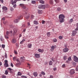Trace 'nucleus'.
Wrapping results in <instances>:
<instances>
[{"mask_svg":"<svg viewBox=\"0 0 78 78\" xmlns=\"http://www.w3.org/2000/svg\"><path fill=\"white\" fill-rule=\"evenodd\" d=\"M25 39H23L22 40V41L20 42V43L21 44H23V43L25 42Z\"/></svg>","mask_w":78,"mask_h":78,"instance_id":"obj_26","label":"nucleus"},{"mask_svg":"<svg viewBox=\"0 0 78 78\" xmlns=\"http://www.w3.org/2000/svg\"><path fill=\"white\" fill-rule=\"evenodd\" d=\"M11 67H13V64H12V63H11Z\"/></svg>","mask_w":78,"mask_h":78,"instance_id":"obj_56","label":"nucleus"},{"mask_svg":"<svg viewBox=\"0 0 78 78\" xmlns=\"http://www.w3.org/2000/svg\"><path fill=\"white\" fill-rule=\"evenodd\" d=\"M51 60L53 61V62H54V61H55V60H54V58H51Z\"/></svg>","mask_w":78,"mask_h":78,"instance_id":"obj_53","label":"nucleus"},{"mask_svg":"<svg viewBox=\"0 0 78 78\" xmlns=\"http://www.w3.org/2000/svg\"><path fill=\"white\" fill-rule=\"evenodd\" d=\"M20 59H23L24 58H25V57H21L20 58Z\"/></svg>","mask_w":78,"mask_h":78,"instance_id":"obj_64","label":"nucleus"},{"mask_svg":"<svg viewBox=\"0 0 78 78\" xmlns=\"http://www.w3.org/2000/svg\"><path fill=\"white\" fill-rule=\"evenodd\" d=\"M27 25H28V26H30V23L29 22H28L27 23Z\"/></svg>","mask_w":78,"mask_h":78,"instance_id":"obj_61","label":"nucleus"},{"mask_svg":"<svg viewBox=\"0 0 78 78\" xmlns=\"http://www.w3.org/2000/svg\"><path fill=\"white\" fill-rule=\"evenodd\" d=\"M17 2V1L15 0L14 1L13 0H11L10 1V3L13 5V7L15 8H16V2Z\"/></svg>","mask_w":78,"mask_h":78,"instance_id":"obj_2","label":"nucleus"},{"mask_svg":"<svg viewBox=\"0 0 78 78\" xmlns=\"http://www.w3.org/2000/svg\"><path fill=\"white\" fill-rule=\"evenodd\" d=\"M34 75L35 77H36L37 76V73L35 72L34 73Z\"/></svg>","mask_w":78,"mask_h":78,"instance_id":"obj_22","label":"nucleus"},{"mask_svg":"<svg viewBox=\"0 0 78 78\" xmlns=\"http://www.w3.org/2000/svg\"><path fill=\"white\" fill-rule=\"evenodd\" d=\"M47 36L48 37H50V36L51 34H50V32H48L47 33Z\"/></svg>","mask_w":78,"mask_h":78,"instance_id":"obj_29","label":"nucleus"},{"mask_svg":"<svg viewBox=\"0 0 78 78\" xmlns=\"http://www.w3.org/2000/svg\"><path fill=\"white\" fill-rule=\"evenodd\" d=\"M76 31H73V33L72 34V36H74L75 34H76Z\"/></svg>","mask_w":78,"mask_h":78,"instance_id":"obj_15","label":"nucleus"},{"mask_svg":"<svg viewBox=\"0 0 78 78\" xmlns=\"http://www.w3.org/2000/svg\"><path fill=\"white\" fill-rule=\"evenodd\" d=\"M2 9L5 11H7L8 10V8L5 6H4L2 7Z\"/></svg>","mask_w":78,"mask_h":78,"instance_id":"obj_16","label":"nucleus"},{"mask_svg":"<svg viewBox=\"0 0 78 78\" xmlns=\"http://www.w3.org/2000/svg\"><path fill=\"white\" fill-rule=\"evenodd\" d=\"M4 65L5 67H9V65H8V61L7 60H5V63Z\"/></svg>","mask_w":78,"mask_h":78,"instance_id":"obj_4","label":"nucleus"},{"mask_svg":"<svg viewBox=\"0 0 78 78\" xmlns=\"http://www.w3.org/2000/svg\"><path fill=\"white\" fill-rule=\"evenodd\" d=\"M5 58H8V57L7 56V54H6V52H5Z\"/></svg>","mask_w":78,"mask_h":78,"instance_id":"obj_37","label":"nucleus"},{"mask_svg":"<svg viewBox=\"0 0 78 78\" xmlns=\"http://www.w3.org/2000/svg\"><path fill=\"white\" fill-rule=\"evenodd\" d=\"M76 70L77 72V71H78V66L76 67Z\"/></svg>","mask_w":78,"mask_h":78,"instance_id":"obj_51","label":"nucleus"},{"mask_svg":"<svg viewBox=\"0 0 78 78\" xmlns=\"http://www.w3.org/2000/svg\"><path fill=\"white\" fill-rule=\"evenodd\" d=\"M35 58H40V54H35Z\"/></svg>","mask_w":78,"mask_h":78,"instance_id":"obj_11","label":"nucleus"},{"mask_svg":"<svg viewBox=\"0 0 78 78\" xmlns=\"http://www.w3.org/2000/svg\"><path fill=\"white\" fill-rule=\"evenodd\" d=\"M53 41L54 42H56L57 41V40L56 39H53Z\"/></svg>","mask_w":78,"mask_h":78,"instance_id":"obj_42","label":"nucleus"},{"mask_svg":"<svg viewBox=\"0 0 78 78\" xmlns=\"http://www.w3.org/2000/svg\"><path fill=\"white\" fill-rule=\"evenodd\" d=\"M5 20V18L4 17L2 18L1 20Z\"/></svg>","mask_w":78,"mask_h":78,"instance_id":"obj_55","label":"nucleus"},{"mask_svg":"<svg viewBox=\"0 0 78 78\" xmlns=\"http://www.w3.org/2000/svg\"><path fill=\"white\" fill-rule=\"evenodd\" d=\"M13 61H16V57H13Z\"/></svg>","mask_w":78,"mask_h":78,"instance_id":"obj_40","label":"nucleus"},{"mask_svg":"<svg viewBox=\"0 0 78 78\" xmlns=\"http://www.w3.org/2000/svg\"><path fill=\"white\" fill-rule=\"evenodd\" d=\"M74 61L76 62H78V58L76 56H74Z\"/></svg>","mask_w":78,"mask_h":78,"instance_id":"obj_7","label":"nucleus"},{"mask_svg":"<svg viewBox=\"0 0 78 78\" xmlns=\"http://www.w3.org/2000/svg\"><path fill=\"white\" fill-rule=\"evenodd\" d=\"M42 8H45V5H42Z\"/></svg>","mask_w":78,"mask_h":78,"instance_id":"obj_54","label":"nucleus"},{"mask_svg":"<svg viewBox=\"0 0 78 78\" xmlns=\"http://www.w3.org/2000/svg\"><path fill=\"white\" fill-rule=\"evenodd\" d=\"M16 61L17 62H18L16 64V66H17L19 65V64L20 63V61H19V60L18 59H16Z\"/></svg>","mask_w":78,"mask_h":78,"instance_id":"obj_13","label":"nucleus"},{"mask_svg":"<svg viewBox=\"0 0 78 78\" xmlns=\"http://www.w3.org/2000/svg\"><path fill=\"white\" fill-rule=\"evenodd\" d=\"M57 11H61V9L60 8L58 7V8H57Z\"/></svg>","mask_w":78,"mask_h":78,"instance_id":"obj_31","label":"nucleus"},{"mask_svg":"<svg viewBox=\"0 0 78 78\" xmlns=\"http://www.w3.org/2000/svg\"><path fill=\"white\" fill-rule=\"evenodd\" d=\"M34 23L35 25H38V24H39V23L36 20H35L34 21Z\"/></svg>","mask_w":78,"mask_h":78,"instance_id":"obj_20","label":"nucleus"},{"mask_svg":"<svg viewBox=\"0 0 78 78\" xmlns=\"http://www.w3.org/2000/svg\"><path fill=\"white\" fill-rule=\"evenodd\" d=\"M22 78H27V77L26 76H22Z\"/></svg>","mask_w":78,"mask_h":78,"instance_id":"obj_52","label":"nucleus"},{"mask_svg":"<svg viewBox=\"0 0 78 78\" xmlns=\"http://www.w3.org/2000/svg\"><path fill=\"white\" fill-rule=\"evenodd\" d=\"M50 78H53V76L52 75H50Z\"/></svg>","mask_w":78,"mask_h":78,"instance_id":"obj_57","label":"nucleus"},{"mask_svg":"<svg viewBox=\"0 0 78 78\" xmlns=\"http://www.w3.org/2000/svg\"><path fill=\"white\" fill-rule=\"evenodd\" d=\"M19 20L16 19L14 20V22L16 23H18V22H19Z\"/></svg>","mask_w":78,"mask_h":78,"instance_id":"obj_17","label":"nucleus"},{"mask_svg":"<svg viewBox=\"0 0 78 78\" xmlns=\"http://www.w3.org/2000/svg\"><path fill=\"white\" fill-rule=\"evenodd\" d=\"M62 68H65V67H66V65L65 64H63L62 65Z\"/></svg>","mask_w":78,"mask_h":78,"instance_id":"obj_44","label":"nucleus"},{"mask_svg":"<svg viewBox=\"0 0 78 78\" xmlns=\"http://www.w3.org/2000/svg\"><path fill=\"white\" fill-rule=\"evenodd\" d=\"M65 3H67V0H64Z\"/></svg>","mask_w":78,"mask_h":78,"instance_id":"obj_59","label":"nucleus"},{"mask_svg":"<svg viewBox=\"0 0 78 78\" xmlns=\"http://www.w3.org/2000/svg\"><path fill=\"white\" fill-rule=\"evenodd\" d=\"M40 2L42 4H44V2L42 0H40Z\"/></svg>","mask_w":78,"mask_h":78,"instance_id":"obj_28","label":"nucleus"},{"mask_svg":"<svg viewBox=\"0 0 78 78\" xmlns=\"http://www.w3.org/2000/svg\"><path fill=\"white\" fill-rule=\"evenodd\" d=\"M12 34V31L11 30L9 31H7L6 32V34L8 36L9 35V34H10V35H11Z\"/></svg>","mask_w":78,"mask_h":78,"instance_id":"obj_5","label":"nucleus"},{"mask_svg":"<svg viewBox=\"0 0 78 78\" xmlns=\"http://www.w3.org/2000/svg\"><path fill=\"white\" fill-rule=\"evenodd\" d=\"M19 6H20V7H21L23 9H25V10H26V11L28 9V8L26 7V6H25V5L23 4H20Z\"/></svg>","mask_w":78,"mask_h":78,"instance_id":"obj_3","label":"nucleus"},{"mask_svg":"<svg viewBox=\"0 0 78 78\" xmlns=\"http://www.w3.org/2000/svg\"><path fill=\"white\" fill-rule=\"evenodd\" d=\"M2 48H4L5 47V45L4 44H2Z\"/></svg>","mask_w":78,"mask_h":78,"instance_id":"obj_49","label":"nucleus"},{"mask_svg":"<svg viewBox=\"0 0 78 78\" xmlns=\"http://www.w3.org/2000/svg\"><path fill=\"white\" fill-rule=\"evenodd\" d=\"M41 74H42V75H45V73H44L43 71H42L41 72Z\"/></svg>","mask_w":78,"mask_h":78,"instance_id":"obj_34","label":"nucleus"},{"mask_svg":"<svg viewBox=\"0 0 78 78\" xmlns=\"http://www.w3.org/2000/svg\"><path fill=\"white\" fill-rule=\"evenodd\" d=\"M17 41V40L15 38H13L12 39V42L13 43V44H15L16 42Z\"/></svg>","mask_w":78,"mask_h":78,"instance_id":"obj_9","label":"nucleus"},{"mask_svg":"<svg viewBox=\"0 0 78 78\" xmlns=\"http://www.w3.org/2000/svg\"><path fill=\"white\" fill-rule=\"evenodd\" d=\"M65 16L63 14L60 15L59 16V19L60 23H62L65 21Z\"/></svg>","mask_w":78,"mask_h":78,"instance_id":"obj_1","label":"nucleus"},{"mask_svg":"<svg viewBox=\"0 0 78 78\" xmlns=\"http://www.w3.org/2000/svg\"><path fill=\"white\" fill-rule=\"evenodd\" d=\"M38 51L40 53H42L44 51V50H42L40 48L38 49Z\"/></svg>","mask_w":78,"mask_h":78,"instance_id":"obj_18","label":"nucleus"},{"mask_svg":"<svg viewBox=\"0 0 78 78\" xmlns=\"http://www.w3.org/2000/svg\"><path fill=\"white\" fill-rule=\"evenodd\" d=\"M73 21V19H71L69 20V22L72 23Z\"/></svg>","mask_w":78,"mask_h":78,"instance_id":"obj_45","label":"nucleus"},{"mask_svg":"<svg viewBox=\"0 0 78 78\" xmlns=\"http://www.w3.org/2000/svg\"><path fill=\"white\" fill-rule=\"evenodd\" d=\"M18 75L21 76V75H22V73L20 72H19L18 73Z\"/></svg>","mask_w":78,"mask_h":78,"instance_id":"obj_32","label":"nucleus"},{"mask_svg":"<svg viewBox=\"0 0 78 78\" xmlns=\"http://www.w3.org/2000/svg\"><path fill=\"white\" fill-rule=\"evenodd\" d=\"M63 51L64 53H66V52H67L69 51V48H65L63 49Z\"/></svg>","mask_w":78,"mask_h":78,"instance_id":"obj_8","label":"nucleus"},{"mask_svg":"<svg viewBox=\"0 0 78 78\" xmlns=\"http://www.w3.org/2000/svg\"><path fill=\"white\" fill-rule=\"evenodd\" d=\"M58 38L60 39H62L63 37H62V36H59L58 37Z\"/></svg>","mask_w":78,"mask_h":78,"instance_id":"obj_38","label":"nucleus"},{"mask_svg":"<svg viewBox=\"0 0 78 78\" xmlns=\"http://www.w3.org/2000/svg\"><path fill=\"white\" fill-rule=\"evenodd\" d=\"M31 47H32V44H28L27 47L28 48H31Z\"/></svg>","mask_w":78,"mask_h":78,"instance_id":"obj_19","label":"nucleus"},{"mask_svg":"<svg viewBox=\"0 0 78 78\" xmlns=\"http://www.w3.org/2000/svg\"><path fill=\"white\" fill-rule=\"evenodd\" d=\"M63 59L65 60H66V59H67V56H65L63 58Z\"/></svg>","mask_w":78,"mask_h":78,"instance_id":"obj_36","label":"nucleus"},{"mask_svg":"<svg viewBox=\"0 0 78 78\" xmlns=\"http://www.w3.org/2000/svg\"><path fill=\"white\" fill-rule=\"evenodd\" d=\"M38 11L39 14H42V13L43 12V11H42L41 10H38Z\"/></svg>","mask_w":78,"mask_h":78,"instance_id":"obj_23","label":"nucleus"},{"mask_svg":"<svg viewBox=\"0 0 78 78\" xmlns=\"http://www.w3.org/2000/svg\"><path fill=\"white\" fill-rule=\"evenodd\" d=\"M49 64L50 66H51L53 64V62L51 61H49Z\"/></svg>","mask_w":78,"mask_h":78,"instance_id":"obj_27","label":"nucleus"},{"mask_svg":"<svg viewBox=\"0 0 78 78\" xmlns=\"http://www.w3.org/2000/svg\"><path fill=\"white\" fill-rule=\"evenodd\" d=\"M5 39H9V37L7 35H5Z\"/></svg>","mask_w":78,"mask_h":78,"instance_id":"obj_41","label":"nucleus"},{"mask_svg":"<svg viewBox=\"0 0 78 78\" xmlns=\"http://www.w3.org/2000/svg\"><path fill=\"white\" fill-rule=\"evenodd\" d=\"M69 73L71 75L74 74L75 73V70L74 69H71Z\"/></svg>","mask_w":78,"mask_h":78,"instance_id":"obj_10","label":"nucleus"},{"mask_svg":"<svg viewBox=\"0 0 78 78\" xmlns=\"http://www.w3.org/2000/svg\"><path fill=\"white\" fill-rule=\"evenodd\" d=\"M42 5H40L38 6V8L39 9H42Z\"/></svg>","mask_w":78,"mask_h":78,"instance_id":"obj_30","label":"nucleus"},{"mask_svg":"<svg viewBox=\"0 0 78 78\" xmlns=\"http://www.w3.org/2000/svg\"><path fill=\"white\" fill-rule=\"evenodd\" d=\"M55 47H56V46H53L51 47V51H53L54 50L55 48Z\"/></svg>","mask_w":78,"mask_h":78,"instance_id":"obj_14","label":"nucleus"},{"mask_svg":"<svg viewBox=\"0 0 78 78\" xmlns=\"http://www.w3.org/2000/svg\"><path fill=\"white\" fill-rule=\"evenodd\" d=\"M25 14H27V16H25V19H29V18L30 17V13H28L27 12H25Z\"/></svg>","mask_w":78,"mask_h":78,"instance_id":"obj_6","label":"nucleus"},{"mask_svg":"<svg viewBox=\"0 0 78 78\" xmlns=\"http://www.w3.org/2000/svg\"><path fill=\"white\" fill-rule=\"evenodd\" d=\"M31 17L32 19H33V18H34V16H33V15H31Z\"/></svg>","mask_w":78,"mask_h":78,"instance_id":"obj_58","label":"nucleus"},{"mask_svg":"<svg viewBox=\"0 0 78 78\" xmlns=\"http://www.w3.org/2000/svg\"><path fill=\"white\" fill-rule=\"evenodd\" d=\"M31 3H32V4H35V3H36V1H32L31 2Z\"/></svg>","mask_w":78,"mask_h":78,"instance_id":"obj_35","label":"nucleus"},{"mask_svg":"<svg viewBox=\"0 0 78 78\" xmlns=\"http://www.w3.org/2000/svg\"><path fill=\"white\" fill-rule=\"evenodd\" d=\"M17 18H18V20H19L20 19H23V17H22V16H18L17 17Z\"/></svg>","mask_w":78,"mask_h":78,"instance_id":"obj_24","label":"nucleus"},{"mask_svg":"<svg viewBox=\"0 0 78 78\" xmlns=\"http://www.w3.org/2000/svg\"><path fill=\"white\" fill-rule=\"evenodd\" d=\"M8 69L9 70L10 73H12V71L13 70V69H12L9 68H8Z\"/></svg>","mask_w":78,"mask_h":78,"instance_id":"obj_21","label":"nucleus"},{"mask_svg":"<svg viewBox=\"0 0 78 78\" xmlns=\"http://www.w3.org/2000/svg\"><path fill=\"white\" fill-rule=\"evenodd\" d=\"M10 11H14V9L12 7H11L10 9Z\"/></svg>","mask_w":78,"mask_h":78,"instance_id":"obj_43","label":"nucleus"},{"mask_svg":"<svg viewBox=\"0 0 78 78\" xmlns=\"http://www.w3.org/2000/svg\"><path fill=\"white\" fill-rule=\"evenodd\" d=\"M75 30H76V31L78 30V27H77L75 29Z\"/></svg>","mask_w":78,"mask_h":78,"instance_id":"obj_60","label":"nucleus"},{"mask_svg":"<svg viewBox=\"0 0 78 78\" xmlns=\"http://www.w3.org/2000/svg\"><path fill=\"white\" fill-rule=\"evenodd\" d=\"M17 29L15 28L13 30V35H14V34H16V33H17Z\"/></svg>","mask_w":78,"mask_h":78,"instance_id":"obj_12","label":"nucleus"},{"mask_svg":"<svg viewBox=\"0 0 78 78\" xmlns=\"http://www.w3.org/2000/svg\"><path fill=\"white\" fill-rule=\"evenodd\" d=\"M45 23V21L42 20V24H44Z\"/></svg>","mask_w":78,"mask_h":78,"instance_id":"obj_46","label":"nucleus"},{"mask_svg":"<svg viewBox=\"0 0 78 78\" xmlns=\"http://www.w3.org/2000/svg\"><path fill=\"white\" fill-rule=\"evenodd\" d=\"M25 31H26V29H24L23 31V33L25 32Z\"/></svg>","mask_w":78,"mask_h":78,"instance_id":"obj_62","label":"nucleus"},{"mask_svg":"<svg viewBox=\"0 0 78 78\" xmlns=\"http://www.w3.org/2000/svg\"><path fill=\"white\" fill-rule=\"evenodd\" d=\"M8 71L7 70H5V75H8Z\"/></svg>","mask_w":78,"mask_h":78,"instance_id":"obj_33","label":"nucleus"},{"mask_svg":"<svg viewBox=\"0 0 78 78\" xmlns=\"http://www.w3.org/2000/svg\"><path fill=\"white\" fill-rule=\"evenodd\" d=\"M0 1L1 3H3V0H0Z\"/></svg>","mask_w":78,"mask_h":78,"instance_id":"obj_63","label":"nucleus"},{"mask_svg":"<svg viewBox=\"0 0 78 78\" xmlns=\"http://www.w3.org/2000/svg\"><path fill=\"white\" fill-rule=\"evenodd\" d=\"M55 1L56 3H58L59 1V0H55Z\"/></svg>","mask_w":78,"mask_h":78,"instance_id":"obj_50","label":"nucleus"},{"mask_svg":"<svg viewBox=\"0 0 78 78\" xmlns=\"http://www.w3.org/2000/svg\"><path fill=\"white\" fill-rule=\"evenodd\" d=\"M2 78H6V76L5 75H2Z\"/></svg>","mask_w":78,"mask_h":78,"instance_id":"obj_39","label":"nucleus"},{"mask_svg":"<svg viewBox=\"0 0 78 78\" xmlns=\"http://www.w3.org/2000/svg\"><path fill=\"white\" fill-rule=\"evenodd\" d=\"M49 3L51 5L53 4V0H50L49 1Z\"/></svg>","mask_w":78,"mask_h":78,"instance_id":"obj_25","label":"nucleus"},{"mask_svg":"<svg viewBox=\"0 0 78 78\" xmlns=\"http://www.w3.org/2000/svg\"><path fill=\"white\" fill-rule=\"evenodd\" d=\"M14 53L15 55L17 54V51H16V50L14 51Z\"/></svg>","mask_w":78,"mask_h":78,"instance_id":"obj_47","label":"nucleus"},{"mask_svg":"<svg viewBox=\"0 0 78 78\" xmlns=\"http://www.w3.org/2000/svg\"><path fill=\"white\" fill-rule=\"evenodd\" d=\"M68 60L69 61H71V57H69V58H68Z\"/></svg>","mask_w":78,"mask_h":78,"instance_id":"obj_48","label":"nucleus"}]
</instances>
